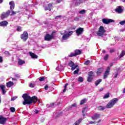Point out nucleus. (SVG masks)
<instances>
[{"mask_svg":"<svg viewBox=\"0 0 125 125\" xmlns=\"http://www.w3.org/2000/svg\"><path fill=\"white\" fill-rule=\"evenodd\" d=\"M22 98L24 99V101L22 103L23 105H26L32 104L33 103H37L38 102V97L36 96H33L31 97L28 94L25 93L22 95Z\"/></svg>","mask_w":125,"mask_h":125,"instance_id":"1","label":"nucleus"},{"mask_svg":"<svg viewBox=\"0 0 125 125\" xmlns=\"http://www.w3.org/2000/svg\"><path fill=\"white\" fill-rule=\"evenodd\" d=\"M119 101V99L118 98H114L112 100H110L109 103H108L106 105V107L100 106L98 107L99 111H103V110H105L106 108H112L115 104L118 102Z\"/></svg>","mask_w":125,"mask_h":125,"instance_id":"2","label":"nucleus"},{"mask_svg":"<svg viewBox=\"0 0 125 125\" xmlns=\"http://www.w3.org/2000/svg\"><path fill=\"white\" fill-rule=\"evenodd\" d=\"M105 32L106 30H105V29H104V27L103 26H101L99 28V30L97 33V35L99 37H103V35L104 34H105Z\"/></svg>","mask_w":125,"mask_h":125,"instance_id":"3","label":"nucleus"},{"mask_svg":"<svg viewBox=\"0 0 125 125\" xmlns=\"http://www.w3.org/2000/svg\"><path fill=\"white\" fill-rule=\"evenodd\" d=\"M29 38V34L27 31H24L23 34L21 35V39L23 42H27V40Z\"/></svg>","mask_w":125,"mask_h":125,"instance_id":"4","label":"nucleus"},{"mask_svg":"<svg viewBox=\"0 0 125 125\" xmlns=\"http://www.w3.org/2000/svg\"><path fill=\"white\" fill-rule=\"evenodd\" d=\"M11 12V11L10 10H8L6 12H3L0 16L1 20H3V19H5V18H7V17L9 16Z\"/></svg>","mask_w":125,"mask_h":125,"instance_id":"5","label":"nucleus"},{"mask_svg":"<svg viewBox=\"0 0 125 125\" xmlns=\"http://www.w3.org/2000/svg\"><path fill=\"white\" fill-rule=\"evenodd\" d=\"M73 33L74 31H70L68 33L64 34L62 37V40L63 41H66V40H68V38L71 37V36H72V34Z\"/></svg>","mask_w":125,"mask_h":125,"instance_id":"6","label":"nucleus"},{"mask_svg":"<svg viewBox=\"0 0 125 125\" xmlns=\"http://www.w3.org/2000/svg\"><path fill=\"white\" fill-rule=\"evenodd\" d=\"M44 41H46L47 42H50L51 40H53L54 39V36L51 35L49 34H46L44 36Z\"/></svg>","mask_w":125,"mask_h":125,"instance_id":"7","label":"nucleus"},{"mask_svg":"<svg viewBox=\"0 0 125 125\" xmlns=\"http://www.w3.org/2000/svg\"><path fill=\"white\" fill-rule=\"evenodd\" d=\"M102 22L104 24H110V23H113L115 22V21L112 19L104 18L102 19Z\"/></svg>","mask_w":125,"mask_h":125,"instance_id":"8","label":"nucleus"},{"mask_svg":"<svg viewBox=\"0 0 125 125\" xmlns=\"http://www.w3.org/2000/svg\"><path fill=\"white\" fill-rule=\"evenodd\" d=\"M68 66H69V67H71L72 71H74L76 68H78V67H79V65H75V63H74L73 61H70L68 63Z\"/></svg>","mask_w":125,"mask_h":125,"instance_id":"9","label":"nucleus"},{"mask_svg":"<svg viewBox=\"0 0 125 125\" xmlns=\"http://www.w3.org/2000/svg\"><path fill=\"white\" fill-rule=\"evenodd\" d=\"M6 121H7V118L3 117L2 116H0V125H5Z\"/></svg>","mask_w":125,"mask_h":125,"instance_id":"10","label":"nucleus"},{"mask_svg":"<svg viewBox=\"0 0 125 125\" xmlns=\"http://www.w3.org/2000/svg\"><path fill=\"white\" fill-rule=\"evenodd\" d=\"M83 28L82 27H80L79 28L77 29L76 30L77 36H80V35H82V34L83 33Z\"/></svg>","mask_w":125,"mask_h":125,"instance_id":"11","label":"nucleus"},{"mask_svg":"<svg viewBox=\"0 0 125 125\" xmlns=\"http://www.w3.org/2000/svg\"><path fill=\"white\" fill-rule=\"evenodd\" d=\"M110 66L107 67L106 70L105 71L104 75V79H106L108 76V75H109V74H110Z\"/></svg>","mask_w":125,"mask_h":125,"instance_id":"12","label":"nucleus"},{"mask_svg":"<svg viewBox=\"0 0 125 125\" xmlns=\"http://www.w3.org/2000/svg\"><path fill=\"white\" fill-rule=\"evenodd\" d=\"M8 25V22L6 21H3L0 22V27H6Z\"/></svg>","mask_w":125,"mask_h":125,"instance_id":"13","label":"nucleus"},{"mask_svg":"<svg viewBox=\"0 0 125 125\" xmlns=\"http://www.w3.org/2000/svg\"><path fill=\"white\" fill-rule=\"evenodd\" d=\"M53 3H49L47 6L45 7V10H48L51 11V7H52Z\"/></svg>","mask_w":125,"mask_h":125,"instance_id":"14","label":"nucleus"},{"mask_svg":"<svg viewBox=\"0 0 125 125\" xmlns=\"http://www.w3.org/2000/svg\"><path fill=\"white\" fill-rule=\"evenodd\" d=\"M0 88H1L2 94L3 95L6 93V90H5V88H6L5 85L3 84L0 85Z\"/></svg>","mask_w":125,"mask_h":125,"instance_id":"15","label":"nucleus"},{"mask_svg":"<svg viewBox=\"0 0 125 125\" xmlns=\"http://www.w3.org/2000/svg\"><path fill=\"white\" fill-rule=\"evenodd\" d=\"M99 118H100V114L96 113L92 117V120L95 121V120H98Z\"/></svg>","mask_w":125,"mask_h":125,"instance_id":"16","label":"nucleus"},{"mask_svg":"<svg viewBox=\"0 0 125 125\" xmlns=\"http://www.w3.org/2000/svg\"><path fill=\"white\" fill-rule=\"evenodd\" d=\"M9 5H10V10H12V9H14L15 7V3H14V1H11L9 2Z\"/></svg>","mask_w":125,"mask_h":125,"instance_id":"17","label":"nucleus"},{"mask_svg":"<svg viewBox=\"0 0 125 125\" xmlns=\"http://www.w3.org/2000/svg\"><path fill=\"white\" fill-rule=\"evenodd\" d=\"M18 63L19 65H20V66H22L23 64H25V61L19 58L18 60Z\"/></svg>","mask_w":125,"mask_h":125,"instance_id":"18","label":"nucleus"},{"mask_svg":"<svg viewBox=\"0 0 125 125\" xmlns=\"http://www.w3.org/2000/svg\"><path fill=\"white\" fill-rule=\"evenodd\" d=\"M86 112H87V107H85L83 108L82 109V113L83 117H84L85 116V114H86Z\"/></svg>","mask_w":125,"mask_h":125,"instance_id":"19","label":"nucleus"},{"mask_svg":"<svg viewBox=\"0 0 125 125\" xmlns=\"http://www.w3.org/2000/svg\"><path fill=\"white\" fill-rule=\"evenodd\" d=\"M116 12H118V13H122L123 12V9H122V7L119 6L115 9Z\"/></svg>","mask_w":125,"mask_h":125,"instance_id":"20","label":"nucleus"},{"mask_svg":"<svg viewBox=\"0 0 125 125\" xmlns=\"http://www.w3.org/2000/svg\"><path fill=\"white\" fill-rule=\"evenodd\" d=\"M29 55L32 57V58L37 59H38V55H36L35 53L30 52Z\"/></svg>","mask_w":125,"mask_h":125,"instance_id":"21","label":"nucleus"},{"mask_svg":"<svg viewBox=\"0 0 125 125\" xmlns=\"http://www.w3.org/2000/svg\"><path fill=\"white\" fill-rule=\"evenodd\" d=\"M14 83H13V82L10 81L6 83V86L7 87H11V86H12V85H14Z\"/></svg>","mask_w":125,"mask_h":125,"instance_id":"22","label":"nucleus"},{"mask_svg":"<svg viewBox=\"0 0 125 125\" xmlns=\"http://www.w3.org/2000/svg\"><path fill=\"white\" fill-rule=\"evenodd\" d=\"M125 55V50H122L120 55L119 56V58H123L124 56Z\"/></svg>","mask_w":125,"mask_h":125,"instance_id":"23","label":"nucleus"},{"mask_svg":"<svg viewBox=\"0 0 125 125\" xmlns=\"http://www.w3.org/2000/svg\"><path fill=\"white\" fill-rule=\"evenodd\" d=\"M75 54L76 56H77V55H80V54H82V51L79 49L76 50L75 51Z\"/></svg>","mask_w":125,"mask_h":125,"instance_id":"24","label":"nucleus"},{"mask_svg":"<svg viewBox=\"0 0 125 125\" xmlns=\"http://www.w3.org/2000/svg\"><path fill=\"white\" fill-rule=\"evenodd\" d=\"M104 68H99L98 69V71L97 72V75H100L102 72H103Z\"/></svg>","mask_w":125,"mask_h":125,"instance_id":"25","label":"nucleus"},{"mask_svg":"<svg viewBox=\"0 0 125 125\" xmlns=\"http://www.w3.org/2000/svg\"><path fill=\"white\" fill-rule=\"evenodd\" d=\"M101 82H102V79H99L95 81V85H96V86H97V85H98V84H99V83H100Z\"/></svg>","mask_w":125,"mask_h":125,"instance_id":"26","label":"nucleus"},{"mask_svg":"<svg viewBox=\"0 0 125 125\" xmlns=\"http://www.w3.org/2000/svg\"><path fill=\"white\" fill-rule=\"evenodd\" d=\"M93 81V77L88 76L87 77V82H88V83H91Z\"/></svg>","mask_w":125,"mask_h":125,"instance_id":"27","label":"nucleus"},{"mask_svg":"<svg viewBox=\"0 0 125 125\" xmlns=\"http://www.w3.org/2000/svg\"><path fill=\"white\" fill-rule=\"evenodd\" d=\"M83 121V119L82 118L79 119L78 121H77L75 123V125H79V124H81V122Z\"/></svg>","mask_w":125,"mask_h":125,"instance_id":"28","label":"nucleus"},{"mask_svg":"<svg viewBox=\"0 0 125 125\" xmlns=\"http://www.w3.org/2000/svg\"><path fill=\"white\" fill-rule=\"evenodd\" d=\"M109 97H110V94L107 93L106 94L104 95V96L103 97V99H107V98H109Z\"/></svg>","mask_w":125,"mask_h":125,"instance_id":"29","label":"nucleus"},{"mask_svg":"<svg viewBox=\"0 0 125 125\" xmlns=\"http://www.w3.org/2000/svg\"><path fill=\"white\" fill-rule=\"evenodd\" d=\"M86 103V99H83V100L81 101L80 105H83L84 104V103Z\"/></svg>","mask_w":125,"mask_h":125,"instance_id":"30","label":"nucleus"},{"mask_svg":"<svg viewBox=\"0 0 125 125\" xmlns=\"http://www.w3.org/2000/svg\"><path fill=\"white\" fill-rule=\"evenodd\" d=\"M46 78L44 77H41L39 78L40 82H43L44 80H46Z\"/></svg>","mask_w":125,"mask_h":125,"instance_id":"31","label":"nucleus"},{"mask_svg":"<svg viewBox=\"0 0 125 125\" xmlns=\"http://www.w3.org/2000/svg\"><path fill=\"white\" fill-rule=\"evenodd\" d=\"M17 31L18 32H22V27L20 26H17Z\"/></svg>","mask_w":125,"mask_h":125,"instance_id":"32","label":"nucleus"},{"mask_svg":"<svg viewBox=\"0 0 125 125\" xmlns=\"http://www.w3.org/2000/svg\"><path fill=\"white\" fill-rule=\"evenodd\" d=\"M78 82H80V83H83V78L82 77H78Z\"/></svg>","mask_w":125,"mask_h":125,"instance_id":"33","label":"nucleus"},{"mask_svg":"<svg viewBox=\"0 0 125 125\" xmlns=\"http://www.w3.org/2000/svg\"><path fill=\"white\" fill-rule=\"evenodd\" d=\"M79 72H80V68H77L76 70H75L73 72L74 75H76L77 74H79Z\"/></svg>","mask_w":125,"mask_h":125,"instance_id":"34","label":"nucleus"},{"mask_svg":"<svg viewBox=\"0 0 125 125\" xmlns=\"http://www.w3.org/2000/svg\"><path fill=\"white\" fill-rule=\"evenodd\" d=\"M88 77H92L93 78V72L92 71H90L88 72Z\"/></svg>","mask_w":125,"mask_h":125,"instance_id":"35","label":"nucleus"},{"mask_svg":"<svg viewBox=\"0 0 125 125\" xmlns=\"http://www.w3.org/2000/svg\"><path fill=\"white\" fill-rule=\"evenodd\" d=\"M79 13L80 14H82V15L85 14V10L83 9L81 11H80Z\"/></svg>","mask_w":125,"mask_h":125,"instance_id":"36","label":"nucleus"},{"mask_svg":"<svg viewBox=\"0 0 125 125\" xmlns=\"http://www.w3.org/2000/svg\"><path fill=\"white\" fill-rule=\"evenodd\" d=\"M108 58H109V55L106 54L104 57V60L105 61H107V60H108Z\"/></svg>","mask_w":125,"mask_h":125,"instance_id":"37","label":"nucleus"},{"mask_svg":"<svg viewBox=\"0 0 125 125\" xmlns=\"http://www.w3.org/2000/svg\"><path fill=\"white\" fill-rule=\"evenodd\" d=\"M75 56H76V54L73 53H71L70 54L68 55V57H74Z\"/></svg>","mask_w":125,"mask_h":125,"instance_id":"38","label":"nucleus"},{"mask_svg":"<svg viewBox=\"0 0 125 125\" xmlns=\"http://www.w3.org/2000/svg\"><path fill=\"white\" fill-rule=\"evenodd\" d=\"M10 110L12 113H14L15 112V108L13 107H10Z\"/></svg>","mask_w":125,"mask_h":125,"instance_id":"39","label":"nucleus"},{"mask_svg":"<svg viewBox=\"0 0 125 125\" xmlns=\"http://www.w3.org/2000/svg\"><path fill=\"white\" fill-rule=\"evenodd\" d=\"M89 63H90V61L89 60H87L84 63V65H88L89 64Z\"/></svg>","mask_w":125,"mask_h":125,"instance_id":"40","label":"nucleus"},{"mask_svg":"<svg viewBox=\"0 0 125 125\" xmlns=\"http://www.w3.org/2000/svg\"><path fill=\"white\" fill-rule=\"evenodd\" d=\"M17 13L14 11H12V13L11 14V16H13V15H15Z\"/></svg>","mask_w":125,"mask_h":125,"instance_id":"41","label":"nucleus"},{"mask_svg":"<svg viewBox=\"0 0 125 125\" xmlns=\"http://www.w3.org/2000/svg\"><path fill=\"white\" fill-rule=\"evenodd\" d=\"M119 24H120V25H125V21H121L119 22Z\"/></svg>","mask_w":125,"mask_h":125,"instance_id":"42","label":"nucleus"},{"mask_svg":"<svg viewBox=\"0 0 125 125\" xmlns=\"http://www.w3.org/2000/svg\"><path fill=\"white\" fill-rule=\"evenodd\" d=\"M29 86L30 87H35V84L31 83L29 84Z\"/></svg>","mask_w":125,"mask_h":125,"instance_id":"43","label":"nucleus"},{"mask_svg":"<svg viewBox=\"0 0 125 125\" xmlns=\"http://www.w3.org/2000/svg\"><path fill=\"white\" fill-rule=\"evenodd\" d=\"M44 89L45 90H48V85H46L45 86H44Z\"/></svg>","mask_w":125,"mask_h":125,"instance_id":"44","label":"nucleus"},{"mask_svg":"<svg viewBox=\"0 0 125 125\" xmlns=\"http://www.w3.org/2000/svg\"><path fill=\"white\" fill-rule=\"evenodd\" d=\"M79 20H80V19H79V17H75V19H74V21H79Z\"/></svg>","mask_w":125,"mask_h":125,"instance_id":"45","label":"nucleus"},{"mask_svg":"<svg viewBox=\"0 0 125 125\" xmlns=\"http://www.w3.org/2000/svg\"><path fill=\"white\" fill-rule=\"evenodd\" d=\"M90 124L91 125H92V124H97V122L91 121V122H90Z\"/></svg>","mask_w":125,"mask_h":125,"instance_id":"46","label":"nucleus"},{"mask_svg":"<svg viewBox=\"0 0 125 125\" xmlns=\"http://www.w3.org/2000/svg\"><path fill=\"white\" fill-rule=\"evenodd\" d=\"M16 99V97H12L11 99V101H14V100H15Z\"/></svg>","mask_w":125,"mask_h":125,"instance_id":"47","label":"nucleus"},{"mask_svg":"<svg viewBox=\"0 0 125 125\" xmlns=\"http://www.w3.org/2000/svg\"><path fill=\"white\" fill-rule=\"evenodd\" d=\"M119 74L118 73H116L115 75L114 76L113 79H116L118 76Z\"/></svg>","mask_w":125,"mask_h":125,"instance_id":"48","label":"nucleus"},{"mask_svg":"<svg viewBox=\"0 0 125 125\" xmlns=\"http://www.w3.org/2000/svg\"><path fill=\"white\" fill-rule=\"evenodd\" d=\"M61 17H62V16H61V15L57 16L56 17L55 19H58L59 18H60Z\"/></svg>","mask_w":125,"mask_h":125,"instance_id":"49","label":"nucleus"},{"mask_svg":"<svg viewBox=\"0 0 125 125\" xmlns=\"http://www.w3.org/2000/svg\"><path fill=\"white\" fill-rule=\"evenodd\" d=\"M3 61V60H2V57L0 56V63H2Z\"/></svg>","mask_w":125,"mask_h":125,"instance_id":"50","label":"nucleus"},{"mask_svg":"<svg viewBox=\"0 0 125 125\" xmlns=\"http://www.w3.org/2000/svg\"><path fill=\"white\" fill-rule=\"evenodd\" d=\"M110 53H113V52H115V49H111V50H110Z\"/></svg>","mask_w":125,"mask_h":125,"instance_id":"51","label":"nucleus"},{"mask_svg":"<svg viewBox=\"0 0 125 125\" xmlns=\"http://www.w3.org/2000/svg\"><path fill=\"white\" fill-rule=\"evenodd\" d=\"M5 54H8V55H9V54H10V53H9V52L7 51H5L4 52Z\"/></svg>","mask_w":125,"mask_h":125,"instance_id":"52","label":"nucleus"},{"mask_svg":"<svg viewBox=\"0 0 125 125\" xmlns=\"http://www.w3.org/2000/svg\"><path fill=\"white\" fill-rule=\"evenodd\" d=\"M15 76L16 78H17V79H19V78H20V76H19V74H16L15 75Z\"/></svg>","mask_w":125,"mask_h":125,"instance_id":"53","label":"nucleus"},{"mask_svg":"<svg viewBox=\"0 0 125 125\" xmlns=\"http://www.w3.org/2000/svg\"><path fill=\"white\" fill-rule=\"evenodd\" d=\"M54 104H55V103H52L50 104V107H53V106H54Z\"/></svg>","mask_w":125,"mask_h":125,"instance_id":"54","label":"nucleus"},{"mask_svg":"<svg viewBox=\"0 0 125 125\" xmlns=\"http://www.w3.org/2000/svg\"><path fill=\"white\" fill-rule=\"evenodd\" d=\"M71 107H77V104H74L71 105Z\"/></svg>","mask_w":125,"mask_h":125,"instance_id":"55","label":"nucleus"},{"mask_svg":"<svg viewBox=\"0 0 125 125\" xmlns=\"http://www.w3.org/2000/svg\"><path fill=\"white\" fill-rule=\"evenodd\" d=\"M55 33H56V32H55V31H53L52 32V33H51V36H52L53 37H54V34H55Z\"/></svg>","mask_w":125,"mask_h":125,"instance_id":"56","label":"nucleus"},{"mask_svg":"<svg viewBox=\"0 0 125 125\" xmlns=\"http://www.w3.org/2000/svg\"><path fill=\"white\" fill-rule=\"evenodd\" d=\"M34 113H35V114H39V110H35L34 111Z\"/></svg>","mask_w":125,"mask_h":125,"instance_id":"57","label":"nucleus"},{"mask_svg":"<svg viewBox=\"0 0 125 125\" xmlns=\"http://www.w3.org/2000/svg\"><path fill=\"white\" fill-rule=\"evenodd\" d=\"M62 1V0H57V3H60Z\"/></svg>","mask_w":125,"mask_h":125,"instance_id":"58","label":"nucleus"},{"mask_svg":"<svg viewBox=\"0 0 125 125\" xmlns=\"http://www.w3.org/2000/svg\"><path fill=\"white\" fill-rule=\"evenodd\" d=\"M67 90V89L64 88L63 91H62V93H64L65 92H66V91Z\"/></svg>","mask_w":125,"mask_h":125,"instance_id":"59","label":"nucleus"},{"mask_svg":"<svg viewBox=\"0 0 125 125\" xmlns=\"http://www.w3.org/2000/svg\"><path fill=\"white\" fill-rule=\"evenodd\" d=\"M68 84H69L68 83H66L65 85H64V88L67 89V85H68Z\"/></svg>","mask_w":125,"mask_h":125,"instance_id":"60","label":"nucleus"},{"mask_svg":"<svg viewBox=\"0 0 125 125\" xmlns=\"http://www.w3.org/2000/svg\"><path fill=\"white\" fill-rule=\"evenodd\" d=\"M101 119H100L98 122H97V124H99V123H101Z\"/></svg>","mask_w":125,"mask_h":125,"instance_id":"61","label":"nucleus"},{"mask_svg":"<svg viewBox=\"0 0 125 125\" xmlns=\"http://www.w3.org/2000/svg\"><path fill=\"white\" fill-rule=\"evenodd\" d=\"M102 52H103V53H105L106 51L105 50H103Z\"/></svg>","mask_w":125,"mask_h":125,"instance_id":"62","label":"nucleus"},{"mask_svg":"<svg viewBox=\"0 0 125 125\" xmlns=\"http://www.w3.org/2000/svg\"><path fill=\"white\" fill-rule=\"evenodd\" d=\"M13 81H17V80L15 78H12Z\"/></svg>","mask_w":125,"mask_h":125,"instance_id":"63","label":"nucleus"},{"mask_svg":"<svg viewBox=\"0 0 125 125\" xmlns=\"http://www.w3.org/2000/svg\"><path fill=\"white\" fill-rule=\"evenodd\" d=\"M123 93H125V88H124V89L123 90Z\"/></svg>","mask_w":125,"mask_h":125,"instance_id":"64","label":"nucleus"}]
</instances>
